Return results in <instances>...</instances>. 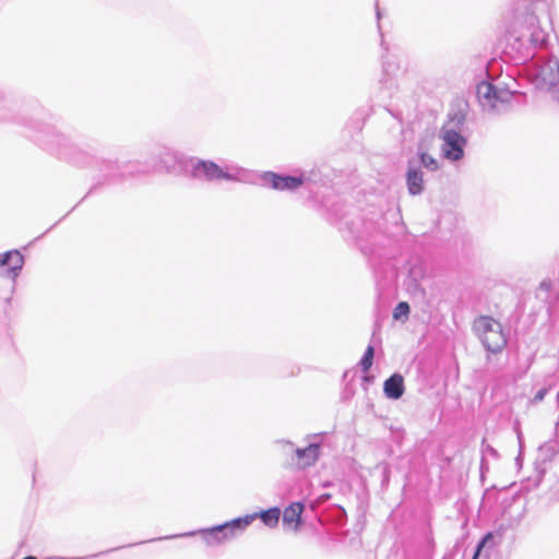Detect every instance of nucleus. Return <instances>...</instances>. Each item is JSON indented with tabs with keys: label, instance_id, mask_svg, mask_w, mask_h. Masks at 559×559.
<instances>
[{
	"label": "nucleus",
	"instance_id": "nucleus-1",
	"mask_svg": "<svg viewBox=\"0 0 559 559\" xmlns=\"http://www.w3.org/2000/svg\"><path fill=\"white\" fill-rule=\"evenodd\" d=\"M473 330L484 347L490 353H499L507 345V336L501 323L490 316H479L474 320Z\"/></svg>",
	"mask_w": 559,
	"mask_h": 559
},
{
	"label": "nucleus",
	"instance_id": "nucleus-2",
	"mask_svg": "<svg viewBox=\"0 0 559 559\" xmlns=\"http://www.w3.org/2000/svg\"><path fill=\"white\" fill-rule=\"evenodd\" d=\"M257 519V513L238 518L226 522L223 525L212 527L206 532L210 540L224 542L226 539L235 537L238 533H241L248 527L253 520Z\"/></svg>",
	"mask_w": 559,
	"mask_h": 559
},
{
	"label": "nucleus",
	"instance_id": "nucleus-3",
	"mask_svg": "<svg viewBox=\"0 0 559 559\" xmlns=\"http://www.w3.org/2000/svg\"><path fill=\"white\" fill-rule=\"evenodd\" d=\"M443 152L445 157L457 160L463 156V146L465 140L459 132L452 129L443 128Z\"/></svg>",
	"mask_w": 559,
	"mask_h": 559
},
{
	"label": "nucleus",
	"instance_id": "nucleus-4",
	"mask_svg": "<svg viewBox=\"0 0 559 559\" xmlns=\"http://www.w3.org/2000/svg\"><path fill=\"white\" fill-rule=\"evenodd\" d=\"M195 177H204L206 180H233V176L224 171L213 162H199L194 168Z\"/></svg>",
	"mask_w": 559,
	"mask_h": 559
},
{
	"label": "nucleus",
	"instance_id": "nucleus-5",
	"mask_svg": "<svg viewBox=\"0 0 559 559\" xmlns=\"http://www.w3.org/2000/svg\"><path fill=\"white\" fill-rule=\"evenodd\" d=\"M477 95L484 105L496 108L498 102L506 100L503 96H507L508 93L499 92L492 84L488 82H481L477 86Z\"/></svg>",
	"mask_w": 559,
	"mask_h": 559
},
{
	"label": "nucleus",
	"instance_id": "nucleus-6",
	"mask_svg": "<svg viewBox=\"0 0 559 559\" xmlns=\"http://www.w3.org/2000/svg\"><path fill=\"white\" fill-rule=\"evenodd\" d=\"M265 180L270 182L273 189L280 191H294L298 189L304 180L300 177H292V176H280L274 173H269L265 175Z\"/></svg>",
	"mask_w": 559,
	"mask_h": 559
},
{
	"label": "nucleus",
	"instance_id": "nucleus-7",
	"mask_svg": "<svg viewBox=\"0 0 559 559\" xmlns=\"http://www.w3.org/2000/svg\"><path fill=\"white\" fill-rule=\"evenodd\" d=\"M304 512V504L300 502H294L285 508L283 513V524L296 532L301 523V514Z\"/></svg>",
	"mask_w": 559,
	"mask_h": 559
},
{
	"label": "nucleus",
	"instance_id": "nucleus-8",
	"mask_svg": "<svg viewBox=\"0 0 559 559\" xmlns=\"http://www.w3.org/2000/svg\"><path fill=\"white\" fill-rule=\"evenodd\" d=\"M405 391L404 378L400 373L392 374L383 383V392L386 397L397 400Z\"/></svg>",
	"mask_w": 559,
	"mask_h": 559
},
{
	"label": "nucleus",
	"instance_id": "nucleus-9",
	"mask_svg": "<svg viewBox=\"0 0 559 559\" xmlns=\"http://www.w3.org/2000/svg\"><path fill=\"white\" fill-rule=\"evenodd\" d=\"M467 109L468 104L465 99L456 98L453 100L449 111V123H452L453 127L462 126L466 118Z\"/></svg>",
	"mask_w": 559,
	"mask_h": 559
},
{
	"label": "nucleus",
	"instance_id": "nucleus-10",
	"mask_svg": "<svg viewBox=\"0 0 559 559\" xmlns=\"http://www.w3.org/2000/svg\"><path fill=\"white\" fill-rule=\"evenodd\" d=\"M23 265V255L14 250L0 254V266H8L5 273L10 276H15L16 271L21 270Z\"/></svg>",
	"mask_w": 559,
	"mask_h": 559
},
{
	"label": "nucleus",
	"instance_id": "nucleus-11",
	"mask_svg": "<svg viewBox=\"0 0 559 559\" xmlns=\"http://www.w3.org/2000/svg\"><path fill=\"white\" fill-rule=\"evenodd\" d=\"M297 456V467L306 468L312 464H314L319 457V445L310 444L305 449L296 450Z\"/></svg>",
	"mask_w": 559,
	"mask_h": 559
},
{
	"label": "nucleus",
	"instance_id": "nucleus-12",
	"mask_svg": "<svg viewBox=\"0 0 559 559\" xmlns=\"http://www.w3.org/2000/svg\"><path fill=\"white\" fill-rule=\"evenodd\" d=\"M406 182L408 192L412 195L420 194L424 191V178L420 170L408 168L406 174Z\"/></svg>",
	"mask_w": 559,
	"mask_h": 559
},
{
	"label": "nucleus",
	"instance_id": "nucleus-13",
	"mask_svg": "<svg viewBox=\"0 0 559 559\" xmlns=\"http://www.w3.org/2000/svg\"><path fill=\"white\" fill-rule=\"evenodd\" d=\"M280 515V508L274 507L262 511L260 514H257V518L259 516L266 526L274 527L278 523Z\"/></svg>",
	"mask_w": 559,
	"mask_h": 559
},
{
	"label": "nucleus",
	"instance_id": "nucleus-14",
	"mask_svg": "<svg viewBox=\"0 0 559 559\" xmlns=\"http://www.w3.org/2000/svg\"><path fill=\"white\" fill-rule=\"evenodd\" d=\"M373 356H374V348L372 345H369L366 348V352L360 360V367L364 372H368L369 369L371 368L372 361H373Z\"/></svg>",
	"mask_w": 559,
	"mask_h": 559
},
{
	"label": "nucleus",
	"instance_id": "nucleus-15",
	"mask_svg": "<svg viewBox=\"0 0 559 559\" xmlns=\"http://www.w3.org/2000/svg\"><path fill=\"white\" fill-rule=\"evenodd\" d=\"M408 313H409V306H408V304L406 301H401L395 307V309L393 311V317H394V319L397 320V319H400L402 317L407 318Z\"/></svg>",
	"mask_w": 559,
	"mask_h": 559
},
{
	"label": "nucleus",
	"instance_id": "nucleus-16",
	"mask_svg": "<svg viewBox=\"0 0 559 559\" xmlns=\"http://www.w3.org/2000/svg\"><path fill=\"white\" fill-rule=\"evenodd\" d=\"M420 160L423 165L429 169L435 170L438 168L437 160L427 153H421Z\"/></svg>",
	"mask_w": 559,
	"mask_h": 559
},
{
	"label": "nucleus",
	"instance_id": "nucleus-17",
	"mask_svg": "<svg viewBox=\"0 0 559 559\" xmlns=\"http://www.w3.org/2000/svg\"><path fill=\"white\" fill-rule=\"evenodd\" d=\"M493 538V534L491 532L487 533L484 538L481 539V542L478 544L477 548H476V551L473 556V559H478L483 548L487 545V543H489L490 540H492Z\"/></svg>",
	"mask_w": 559,
	"mask_h": 559
},
{
	"label": "nucleus",
	"instance_id": "nucleus-18",
	"mask_svg": "<svg viewBox=\"0 0 559 559\" xmlns=\"http://www.w3.org/2000/svg\"><path fill=\"white\" fill-rule=\"evenodd\" d=\"M548 393V390L547 389H540L539 391H537V393L535 394L534 399H533V402L534 403H537V402H540L544 400V397L546 396V394Z\"/></svg>",
	"mask_w": 559,
	"mask_h": 559
},
{
	"label": "nucleus",
	"instance_id": "nucleus-19",
	"mask_svg": "<svg viewBox=\"0 0 559 559\" xmlns=\"http://www.w3.org/2000/svg\"><path fill=\"white\" fill-rule=\"evenodd\" d=\"M23 559H37V558H36V557H34V556H27V557H25V558H23Z\"/></svg>",
	"mask_w": 559,
	"mask_h": 559
}]
</instances>
